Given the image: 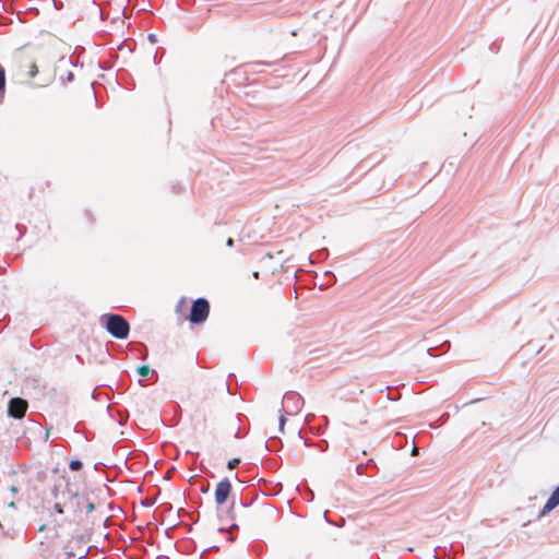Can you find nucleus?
I'll return each mask as SVG.
<instances>
[{
  "label": "nucleus",
  "instance_id": "nucleus-6",
  "mask_svg": "<svg viewBox=\"0 0 559 559\" xmlns=\"http://www.w3.org/2000/svg\"><path fill=\"white\" fill-rule=\"evenodd\" d=\"M79 360V355L72 356H58L55 358L53 366L55 369L63 371L67 369H70L76 365V361Z\"/></svg>",
  "mask_w": 559,
  "mask_h": 559
},
{
  "label": "nucleus",
  "instance_id": "nucleus-17",
  "mask_svg": "<svg viewBox=\"0 0 559 559\" xmlns=\"http://www.w3.org/2000/svg\"><path fill=\"white\" fill-rule=\"evenodd\" d=\"M74 80V74L72 72H68L67 74V81L72 82Z\"/></svg>",
  "mask_w": 559,
  "mask_h": 559
},
{
  "label": "nucleus",
  "instance_id": "nucleus-24",
  "mask_svg": "<svg viewBox=\"0 0 559 559\" xmlns=\"http://www.w3.org/2000/svg\"><path fill=\"white\" fill-rule=\"evenodd\" d=\"M128 2L130 3V2H131V0H128Z\"/></svg>",
  "mask_w": 559,
  "mask_h": 559
},
{
  "label": "nucleus",
  "instance_id": "nucleus-10",
  "mask_svg": "<svg viewBox=\"0 0 559 559\" xmlns=\"http://www.w3.org/2000/svg\"><path fill=\"white\" fill-rule=\"evenodd\" d=\"M269 64H270L269 62L255 61V62L246 63L245 67L247 68L248 71L259 72L260 70L258 68H260L261 66H269Z\"/></svg>",
  "mask_w": 559,
  "mask_h": 559
},
{
  "label": "nucleus",
  "instance_id": "nucleus-4",
  "mask_svg": "<svg viewBox=\"0 0 559 559\" xmlns=\"http://www.w3.org/2000/svg\"><path fill=\"white\" fill-rule=\"evenodd\" d=\"M28 404L21 397H14L9 402L8 413L14 418H23L26 414Z\"/></svg>",
  "mask_w": 559,
  "mask_h": 559
},
{
  "label": "nucleus",
  "instance_id": "nucleus-1",
  "mask_svg": "<svg viewBox=\"0 0 559 559\" xmlns=\"http://www.w3.org/2000/svg\"><path fill=\"white\" fill-rule=\"evenodd\" d=\"M52 495L53 512L60 516L55 520L57 524L86 527L94 523V500L88 495L80 493L78 483L57 469L53 471Z\"/></svg>",
  "mask_w": 559,
  "mask_h": 559
},
{
  "label": "nucleus",
  "instance_id": "nucleus-13",
  "mask_svg": "<svg viewBox=\"0 0 559 559\" xmlns=\"http://www.w3.org/2000/svg\"><path fill=\"white\" fill-rule=\"evenodd\" d=\"M239 462H240V460H239V459H237V457H236V459H233V460H230V461L227 463V467H228L229 469H234V468H236V467L238 466Z\"/></svg>",
  "mask_w": 559,
  "mask_h": 559
},
{
  "label": "nucleus",
  "instance_id": "nucleus-18",
  "mask_svg": "<svg viewBox=\"0 0 559 559\" xmlns=\"http://www.w3.org/2000/svg\"><path fill=\"white\" fill-rule=\"evenodd\" d=\"M234 239L233 238H228L227 241H226V245L227 247H233L234 246Z\"/></svg>",
  "mask_w": 559,
  "mask_h": 559
},
{
  "label": "nucleus",
  "instance_id": "nucleus-21",
  "mask_svg": "<svg viewBox=\"0 0 559 559\" xmlns=\"http://www.w3.org/2000/svg\"><path fill=\"white\" fill-rule=\"evenodd\" d=\"M122 13L127 17V7L123 8Z\"/></svg>",
  "mask_w": 559,
  "mask_h": 559
},
{
  "label": "nucleus",
  "instance_id": "nucleus-3",
  "mask_svg": "<svg viewBox=\"0 0 559 559\" xmlns=\"http://www.w3.org/2000/svg\"><path fill=\"white\" fill-rule=\"evenodd\" d=\"M209 314L210 302L206 298L200 297L192 302L188 319L192 324H202Z\"/></svg>",
  "mask_w": 559,
  "mask_h": 559
},
{
  "label": "nucleus",
  "instance_id": "nucleus-19",
  "mask_svg": "<svg viewBox=\"0 0 559 559\" xmlns=\"http://www.w3.org/2000/svg\"><path fill=\"white\" fill-rule=\"evenodd\" d=\"M427 349L435 350V349H440V348L438 346H429V347H427Z\"/></svg>",
  "mask_w": 559,
  "mask_h": 559
},
{
  "label": "nucleus",
  "instance_id": "nucleus-23",
  "mask_svg": "<svg viewBox=\"0 0 559 559\" xmlns=\"http://www.w3.org/2000/svg\"><path fill=\"white\" fill-rule=\"evenodd\" d=\"M253 276H254V277H258V276H259V272H254V273H253Z\"/></svg>",
  "mask_w": 559,
  "mask_h": 559
},
{
  "label": "nucleus",
  "instance_id": "nucleus-2",
  "mask_svg": "<svg viewBox=\"0 0 559 559\" xmlns=\"http://www.w3.org/2000/svg\"><path fill=\"white\" fill-rule=\"evenodd\" d=\"M107 332L116 338H127L130 332L129 322L116 313H107L100 317Z\"/></svg>",
  "mask_w": 559,
  "mask_h": 559
},
{
  "label": "nucleus",
  "instance_id": "nucleus-12",
  "mask_svg": "<svg viewBox=\"0 0 559 559\" xmlns=\"http://www.w3.org/2000/svg\"><path fill=\"white\" fill-rule=\"evenodd\" d=\"M69 466L72 471H79L82 467V462L79 460H72Z\"/></svg>",
  "mask_w": 559,
  "mask_h": 559
},
{
  "label": "nucleus",
  "instance_id": "nucleus-16",
  "mask_svg": "<svg viewBox=\"0 0 559 559\" xmlns=\"http://www.w3.org/2000/svg\"><path fill=\"white\" fill-rule=\"evenodd\" d=\"M147 39H148V41H150V43H152V44L157 43V37H156V35H155V34H150V35L147 36Z\"/></svg>",
  "mask_w": 559,
  "mask_h": 559
},
{
  "label": "nucleus",
  "instance_id": "nucleus-8",
  "mask_svg": "<svg viewBox=\"0 0 559 559\" xmlns=\"http://www.w3.org/2000/svg\"><path fill=\"white\" fill-rule=\"evenodd\" d=\"M559 504V486L552 491L551 496L545 503L542 514H546Z\"/></svg>",
  "mask_w": 559,
  "mask_h": 559
},
{
  "label": "nucleus",
  "instance_id": "nucleus-7",
  "mask_svg": "<svg viewBox=\"0 0 559 559\" xmlns=\"http://www.w3.org/2000/svg\"><path fill=\"white\" fill-rule=\"evenodd\" d=\"M559 504V486L552 491L551 496L545 503L542 514H546Z\"/></svg>",
  "mask_w": 559,
  "mask_h": 559
},
{
  "label": "nucleus",
  "instance_id": "nucleus-15",
  "mask_svg": "<svg viewBox=\"0 0 559 559\" xmlns=\"http://www.w3.org/2000/svg\"><path fill=\"white\" fill-rule=\"evenodd\" d=\"M37 73H38V68L35 63H33L29 69V76L34 78V76H36Z\"/></svg>",
  "mask_w": 559,
  "mask_h": 559
},
{
  "label": "nucleus",
  "instance_id": "nucleus-11",
  "mask_svg": "<svg viewBox=\"0 0 559 559\" xmlns=\"http://www.w3.org/2000/svg\"><path fill=\"white\" fill-rule=\"evenodd\" d=\"M138 373L141 376V377H147L150 373H151V368L148 367V365H143V366H140L138 369H136Z\"/></svg>",
  "mask_w": 559,
  "mask_h": 559
},
{
  "label": "nucleus",
  "instance_id": "nucleus-9",
  "mask_svg": "<svg viewBox=\"0 0 559 559\" xmlns=\"http://www.w3.org/2000/svg\"><path fill=\"white\" fill-rule=\"evenodd\" d=\"M5 88H7L5 69L0 63V104L3 103Z\"/></svg>",
  "mask_w": 559,
  "mask_h": 559
},
{
  "label": "nucleus",
  "instance_id": "nucleus-20",
  "mask_svg": "<svg viewBox=\"0 0 559 559\" xmlns=\"http://www.w3.org/2000/svg\"><path fill=\"white\" fill-rule=\"evenodd\" d=\"M442 345L450 347V342L449 341H444Z\"/></svg>",
  "mask_w": 559,
  "mask_h": 559
},
{
  "label": "nucleus",
  "instance_id": "nucleus-14",
  "mask_svg": "<svg viewBox=\"0 0 559 559\" xmlns=\"http://www.w3.org/2000/svg\"><path fill=\"white\" fill-rule=\"evenodd\" d=\"M186 306V297H181L178 304L176 305V311L180 312L181 309Z\"/></svg>",
  "mask_w": 559,
  "mask_h": 559
},
{
  "label": "nucleus",
  "instance_id": "nucleus-5",
  "mask_svg": "<svg viewBox=\"0 0 559 559\" xmlns=\"http://www.w3.org/2000/svg\"><path fill=\"white\" fill-rule=\"evenodd\" d=\"M230 492H231L230 481L227 478L221 480L216 485V488H215V502L218 506L224 504L227 501Z\"/></svg>",
  "mask_w": 559,
  "mask_h": 559
},
{
  "label": "nucleus",
  "instance_id": "nucleus-22",
  "mask_svg": "<svg viewBox=\"0 0 559 559\" xmlns=\"http://www.w3.org/2000/svg\"><path fill=\"white\" fill-rule=\"evenodd\" d=\"M284 421H285L284 417H281V425L282 426L284 425Z\"/></svg>",
  "mask_w": 559,
  "mask_h": 559
}]
</instances>
